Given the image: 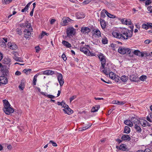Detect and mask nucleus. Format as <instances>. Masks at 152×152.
Returning <instances> with one entry per match:
<instances>
[{"label":"nucleus","instance_id":"nucleus-1","mask_svg":"<svg viewBox=\"0 0 152 152\" xmlns=\"http://www.w3.org/2000/svg\"><path fill=\"white\" fill-rule=\"evenodd\" d=\"M112 34L115 37L123 40L127 39L132 37L131 31H129V30L125 28H123L120 33L113 31Z\"/></svg>","mask_w":152,"mask_h":152},{"label":"nucleus","instance_id":"nucleus-2","mask_svg":"<svg viewBox=\"0 0 152 152\" xmlns=\"http://www.w3.org/2000/svg\"><path fill=\"white\" fill-rule=\"evenodd\" d=\"M98 56L101 62V66L100 68H104L106 64L105 56L102 53L98 55Z\"/></svg>","mask_w":152,"mask_h":152},{"label":"nucleus","instance_id":"nucleus-3","mask_svg":"<svg viewBox=\"0 0 152 152\" xmlns=\"http://www.w3.org/2000/svg\"><path fill=\"white\" fill-rule=\"evenodd\" d=\"M131 51V49L129 48L121 47H120L118 50V52L122 54H124L126 53L130 54Z\"/></svg>","mask_w":152,"mask_h":152},{"label":"nucleus","instance_id":"nucleus-4","mask_svg":"<svg viewBox=\"0 0 152 152\" xmlns=\"http://www.w3.org/2000/svg\"><path fill=\"white\" fill-rule=\"evenodd\" d=\"M20 26L22 28L26 27L27 28L26 29L30 30L31 31L33 30V28L31 27V23H29L27 21H26L23 23L20 24Z\"/></svg>","mask_w":152,"mask_h":152},{"label":"nucleus","instance_id":"nucleus-5","mask_svg":"<svg viewBox=\"0 0 152 152\" xmlns=\"http://www.w3.org/2000/svg\"><path fill=\"white\" fill-rule=\"evenodd\" d=\"M67 36L71 38L72 35L75 34V29L72 28H67L66 30Z\"/></svg>","mask_w":152,"mask_h":152},{"label":"nucleus","instance_id":"nucleus-6","mask_svg":"<svg viewBox=\"0 0 152 152\" xmlns=\"http://www.w3.org/2000/svg\"><path fill=\"white\" fill-rule=\"evenodd\" d=\"M71 20H72L69 18L64 17L62 19L61 24L63 26H66L68 24L69 22Z\"/></svg>","mask_w":152,"mask_h":152},{"label":"nucleus","instance_id":"nucleus-7","mask_svg":"<svg viewBox=\"0 0 152 152\" xmlns=\"http://www.w3.org/2000/svg\"><path fill=\"white\" fill-rule=\"evenodd\" d=\"M3 110L4 112L7 115H10V113H13L14 111L13 109L11 107V106L7 108H4Z\"/></svg>","mask_w":152,"mask_h":152},{"label":"nucleus","instance_id":"nucleus-8","mask_svg":"<svg viewBox=\"0 0 152 152\" xmlns=\"http://www.w3.org/2000/svg\"><path fill=\"white\" fill-rule=\"evenodd\" d=\"M33 31V30L30 31V30L25 29L23 31L24 37L26 39L29 38L31 37V32Z\"/></svg>","mask_w":152,"mask_h":152},{"label":"nucleus","instance_id":"nucleus-9","mask_svg":"<svg viewBox=\"0 0 152 152\" xmlns=\"http://www.w3.org/2000/svg\"><path fill=\"white\" fill-rule=\"evenodd\" d=\"M57 79L59 83L60 86H62L64 83V81L61 74H58V75L57 77Z\"/></svg>","mask_w":152,"mask_h":152},{"label":"nucleus","instance_id":"nucleus-10","mask_svg":"<svg viewBox=\"0 0 152 152\" xmlns=\"http://www.w3.org/2000/svg\"><path fill=\"white\" fill-rule=\"evenodd\" d=\"M91 31L90 28L88 27H82L81 28V31L82 33L84 34H88Z\"/></svg>","mask_w":152,"mask_h":152},{"label":"nucleus","instance_id":"nucleus-11","mask_svg":"<svg viewBox=\"0 0 152 152\" xmlns=\"http://www.w3.org/2000/svg\"><path fill=\"white\" fill-rule=\"evenodd\" d=\"M8 82V80L4 76H0V83L2 84H6Z\"/></svg>","mask_w":152,"mask_h":152},{"label":"nucleus","instance_id":"nucleus-12","mask_svg":"<svg viewBox=\"0 0 152 152\" xmlns=\"http://www.w3.org/2000/svg\"><path fill=\"white\" fill-rule=\"evenodd\" d=\"M8 45L10 49L13 50H16L17 48V46L14 43H12L11 42H8Z\"/></svg>","mask_w":152,"mask_h":152},{"label":"nucleus","instance_id":"nucleus-13","mask_svg":"<svg viewBox=\"0 0 152 152\" xmlns=\"http://www.w3.org/2000/svg\"><path fill=\"white\" fill-rule=\"evenodd\" d=\"M122 140L124 141H129L131 140V138L129 135L126 134H123L121 137Z\"/></svg>","mask_w":152,"mask_h":152},{"label":"nucleus","instance_id":"nucleus-14","mask_svg":"<svg viewBox=\"0 0 152 152\" xmlns=\"http://www.w3.org/2000/svg\"><path fill=\"white\" fill-rule=\"evenodd\" d=\"M129 77L130 79L132 81L136 82L139 81L138 77L137 76L132 75H130Z\"/></svg>","mask_w":152,"mask_h":152},{"label":"nucleus","instance_id":"nucleus-15","mask_svg":"<svg viewBox=\"0 0 152 152\" xmlns=\"http://www.w3.org/2000/svg\"><path fill=\"white\" fill-rule=\"evenodd\" d=\"M99 21L101 27L102 29H104L106 28V24L105 21L101 18L99 19Z\"/></svg>","mask_w":152,"mask_h":152},{"label":"nucleus","instance_id":"nucleus-16","mask_svg":"<svg viewBox=\"0 0 152 152\" xmlns=\"http://www.w3.org/2000/svg\"><path fill=\"white\" fill-rule=\"evenodd\" d=\"M121 23L124 24H126V25H131V20L128 21L126 19H123L121 20Z\"/></svg>","mask_w":152,"mask_h":152},{"label":"nucleus","instance_id":"nucleus-17","mask_svg":"<svg viewBox=\"0 0 152 152\" xmlns=\"http://www.w3.org/2000/svg\"><path fill=\"white\" fill-rule=\"evenodd\" d=\"M13 52H14V54L15 55L16 53V52H14V51ZM13 59L15 60V61H17L21 62H23L22 59L21 58L18 57H17L15 55L13 57Z\"/></svg>","mask_w":152,"mask_h":152},{"label":"nucleus","instance_id":"nucleus-18","mask_svg":"<svg viewBox=\"0 0 152 152\" xmlns=\"http://www.w3.org/2000/svg\"><path fill=\"white\" fill-rule=\"evenodd\" d=\"M41 94L42 95H43L45 96H46L48 97V98L52 99L54 98L55 96L52 95H50V94H47V93L44 92H41Z\"/></svg>","mask_w":152,"mask_h":152},{"label":"nucleus","instance_id":"nucleus-19","mask_svg":"<svg viewBox=\"0 0 152 152\" xmlns=\"http://www.w3.org/2000/svg\"><path fill=\"white\" fill-rule=\"evenodd\" d=\"M107 11L105 9H103L101 12L100 18H104L106 16L105 14L107 15Z\"/></svg>","mask_w":152,"mask_h":152},{"label":"nucleus","instance_id":"nucleus-20","mask_svg":"<svg viewBox=\"0 0 152 152\" xmlns=\"http://www.w3.org/2000/svg\"><path fill=\"white\" fill-rule=\"evenodd\" d=\"M3 102L4 103V108H7V107H9L10 106H11L10 103L6 99H4L3 100Z\"/></svg>","mask_w":152,"mask_h":152},{"label":"nucleus","instance_id":"nucleus-21","mask_svg":"<svg viewBox=\"0 0 152 152\" xmlns=\"http://www.w3.org/2000/svg\"><path fill=\"white\" fill-rule=\"evenodd\" d=\"M77 18L78 19H81L84 18L85 16L83 13H78L76 14Z\"/></svg>","mask_w":152,"mask_h":152},{"label":"nucleus","instance_id":"nucleus-22","mask_svg":"<svg viewBox=\"0 0 152 152\" xmlns=\"http://www.w3.org/2000/svg\"><path fill=\"white\" fill-rule=\"evenodd\" d=\"M124 123L126 125L131 127L132 126H133L132 122L129 120H126L124 121Z\"/></svg>","mask_w":152,"mask_h":152},{"label":"nucleus","instance_id":"nucleus-23","mask_svg":"<svg viewBox=\"0 0 152 152\" xmlns=\"http://www.w3.org/2000/svg\"><path fill=\"white\" fill-rule=\"evenodd\" d=\"M80 50L81 51L83 52L85 54L87 55L88 52L89 51L88 49L85 47L80 48Z\"/></svg>","mask_w":152,"mask_h":152},{"label":"nucleus","instance_id":"nucleus-24","mask_svg":"<svg viewBox=\"0 0 152 152\" xmlns=\"http://www.w3.org/2000/svg\"><path fill=\"white\" fill-rule=\"evenodd\" d=\"M54 72L50 70H48L45 71L43 72V74L44 75H52L54 74Z\"/></svg>","mask_w":152,"mask_h":152},{"label":"nucleus","instance_id":"nucleus-25","mask_svg":"<svg viewBox=\"0 0 152 152\" xmlns=\"http://www.w3.org/2000/svg\"><path fill=\"white\" fill-rule=\"evenodd\" d=\"M100 108V106L99 105H95L94 107L91 109V111L92 112H95L97 111Z\"/></svg>","mask_w":152,"mask_h":152},{"label":"nucleus","instance_id":"nucleus-26","mask_svg":"<svg viewBox=\"0 0 152 152\" xmlns=\"http://www.w3.org/2000/svg\"><path fill=\"white\" fill-rule=\"evenodd\" d=\"M62 43L67 48H69L71 47V45L68 42L63 40L62 42Z\"/></svg>","mask_w":152,"mask_h":152},{"label":"nucleus","instance_id":"nucleus-27","mask_svg":"<svg viewBox=\"0 0 152 152\" xmlns=\"http://www.w3.org/2000/svg\"><path fill=\"white\" fill-rule=\"evenodd\" d=\"M65 113L68 114V115H70L73 113V111L70 108H68L64 111Z\"/></svg>","mask_w":152,"mask_h":152},{"label":"nucleus","instance_id":"nucleus-28","mask_svg":"<svg viewBox=\"0 0 152 152\" xmlns=\"http://www.w3.org/2000/svg\"><path fill=\"white\" fill-rule=\"evenodd\" d=\"M134 128L136 131L139 133H140L142 131V129L137 124H135Z\"/></svg>","mask_w":152,"mask_h":152},{"label":"nucleus","instance_id":"nucleus-29","mask_svg":"<svg viewBox=\"0 0 152 152\" xmlns=\"http://www.w3.org/2000/svg\"><path fill=\"white\" fill-rule=\"evenodd\" d=\"M130 132V128L128 126H125L124 131V133L126 134H129Z\"/></svg>","mask_w":152,"mask_h":152},{"label":"nucleus","instance_id":"nucleus-30","mask_svg":"<svg viewBox=\"0 0 152 152\" xmlns=\"http://www.w3.org/2000/svg\"><path fill=\"white\" fill-rule=\"evenodd\" d=\"M95 30H94L93 31L94 32V34L96 35L97 37H99L101 36V32L98 29L95 30V31H94Z\"/></svg>","mask_w":152,"mask_h":152},{"label":"nucleus","instance_id":"nucleus-31","mask_svg":"<svg viewBox=\"0 0 152 152\" xmlns=\"http://www.w3.org/2000/svg\"><path fill=\"white\" fill-rule=\"evenodd\" d=\"M4 63L5 64H9L11 61V60L9 58H5L4 59Z\"/></svg>","mask_w":152,"mask_h":152},{"label":"nucleus","instance_id":"nucleus-32","mask_svg":"<svg viewBox=\"0 0 152 152\" xmlns=\"http://www.w3.org/2000/svg\"><path fill=\"white\" fill-rule=\"evenodd\" d=\"M109 75L110 77L112 79L115 78V76L116 75L115 73L112 72H110Z\"/></svg>","mask_w":152,"mask_h":152},{"label":"nucleus","instance_id":"nucleus-33","mask_svg":"<svg viewBox=\"0 0 152 152\" xmlns=\"http://www.w3.org/2000/svg\"><path fill=\"white\" fill-rule=\"evenodd\" d=\"M126 145L124 144H122L120 145L119 149L123 151H125L126 150Z\"/></svg>","mask_w":152,"mask_h":152},{"label":"nucleus","instance_id":"nucleus-34","mask_svg":"<svg viewBox=\"0 0 152 152\" xmlns=\"http://www.w3.org/2000/svg\"><path fill=\"white\" fill-rule=\"evenodd\" d=\"M120 79L122 81L124 82L127 81L128 80L127 77L125 75L122 76Z\"/></svg>","mask_w":152,"mask_h":152},{"label":"nucleus","instance_id":"nucleus-35","mask_svg":"<svg viewBox=\"0 0 152 152\" xmlns=\"http://www.w3.org/2000/svg\"><path fill=\"white\" fill-rule=\"evenodd\" d=\"M142 126H148L150 127L151 126V124L146 121H145L143 122V123L142 125Z\"/></svg>","mask_w":152,"mask_h":152},{"label":"nucleus","instance_id":"nucleus-36","mask_svg":"<svg viewBox=\"0 0 152 152\" xmlns=\"http://www.w3.org/2000/svg\"><path fill=\"white\" fill-rule=\"evenodd\" d=\"M133 118V117L132 118L131 120L132 122L134 124H138L140 122V121L136 118H135L134 120H133V119H134V118Z\"/></svg>","mask_w":152,"mask_h":152},{"label":"nucleus","instance_id":"nucleus-37","mask_svg":"<svg viewBox=\"0 0 152 152\" xmlns=\"http://www.w3.org/2000/svg\"><path fill=\"white\" fill-rule=\"evenodd\" d=\"M107 15L108 17L110 18H116V16L115 15L111 14L110 13L108 12L107 11Z\"/></svg>","mask_w":152,"mask_h":152},{"label":"nucleus","instance_id":"nucleus-38","mask_svg":"<svg viewBox=\"0 0 152 152\" xmlns=\"http://www.w3.org/2000/svg\"><path fill=\"white\" fill-rule=\"evenodd\" d=\"M140 52H141L138 50H135L134 51L133 53L135 55L140 56Z\"/></svg>","mask_w":152,"mask_h":152},{"label":"nucleus","instance_id":"nucleus-39","mask_svg":"<svg viewBox=\"0 0 152 152\" xmlns=\"http://www.w3.org/2000/svg\"><path fill=\"white\" fill-rule=\"evenodd\" d=\"M12 1V0H2V2L3 4H7L11 2Z\"/></svg>","mask_w":152,"mask_h":152},{"label":"nucleus","instance_id":"nucleus-40","mask_svg":"<svg viewBox=\"0 0 152 152\" xmlns=\"http://www.w3.org/2000/svg\"><path fill=\"white\" fill-rule=\"evenodd\" d=\"M147 78L146 75H142L140 77L139 79L142 81H144Z\"/></svg>","mask_w":152,"mask_h":152},{"label":"nucleus","instance_id":"nucleus-41","mask_svg":"<svg viewBox=\"0 0 152 152\" xmlns=\"http://www.w3.org/2000/svg\"><path fill=\"white\" fill-rule=\"evenodd\" d=\"M142 27L146 30L148 29L149 28L148 25L144 23L142 25Z\"/></svg>","mask_w":152,"mask_h":152},{"label":"nucleus","instance_id":"nucleus-42","mask_svg":"<svg viewBox=\"0 0 152 152\" xmlns=\"http://www.w3.org/2000/svg\"><path fill=\"white\" fill-rule=\"evenodd\" d=\"M37 76L36 75H35L34 77L33 80V84L34 85H36V82H37Z\"/></svg>","mask_w":152,"mask_h":152},{"label":"nucleus","instance_id":"nucleus-43","mask_svg":"<svg viewBox=\"0 0 152 152\" xmlns=\"http://www.w3.org/2000/svg\"><path fill=\"white\" fill-rule=\"evenodd\" d=\"M102 42L104 44H105L107 43L108 40L106 38H104L102 40Z\"/></svg>","mask_w":152,"mask_h":152},{"label":"nucleus","instance_id":"nucleus-44","mask_svg":"<svg viewBox=\"0 0 152 152\" xmlns=\"http://www.w3.org/2000/svg\"><path fill=\"white\" fill-rule=\"evenodd\" d=\"M92 125L91 124L90 125L89 124L88 125L86 126L83 127L82 128V130H85L87 129L88 128L90 127Z\"/></svg>","mask_w":152,"mask_h":152},{"label":"nucleus","instance_id":"nucleus-45","mask_svg":"<svg viewBox=\"0 0 152 152\" xmlns=\"http://www.w3.org/2000/svg\"><path fill=\"white\" fill-rule=\"evenodd\" d=\"M31 69H25L23 70V72L27 75L28 72L31 71Z\"/></svg>","mask_w":152,"mask_h":152},{"label":"nucleus","instance_id":"nucleus-46","mask_svg":"<svg viewBox=\"0 0 152 152\" xmlns=\"http://www.w3.org/2000/svg\"><path fill=\"white\" fill-rule=\"evenodd\" d=\"M49 143L52 144V145L56 147L57 146V144L53 140L50 141Z\"/></svg>","mask_w":152,"mask_h":152},{"label":"nucleus","instance_id":"nucleus-47","mask_svg":"<svg viewBox=\"0 0 152 152\" xmlns=\"http://www.w3.org/2000/svg\"><path fill=\"white\" fill-rule=\"evenodd\" d=\"M115 78L113 79V80H114L115 81L118 82L119 81V78L120 77L118 75H116L115 76Z\"/></svg>","mask_w":152,"mask_h":152},{"label":"nucleus","instance_id":"nucleus-48","mask_svg":"<svg viewBox=\"0 0 152 152\" xmlns=\"http://www.w3.org/2000/svg\"><path fill=\"white\" fill-rule=\"evenodd\" d=\"M16 31L18 33V34L20 35H21L22 33L21 29L19 28H18L16 29Z\"/></svg>","mask_w":152,"mask_h":152},{"label":"nucleus","instance_id":"nucleus-49","mask_svg":"<svg viewBox=\"0 0 152 152\" xmlns=\"http://www.w3.org/2000/svg\"><path fill=\"white\" fill-rule=\"evenodd\" d=\"M145 4L146 5H148L151 3V0H146Z\"/></svg>","mask_w":152,"mask_h":152},{"label":"nucleus","instance_id":"nucleus-50","mask_svg":"<svg viewBox=\"0 0 152 152\" xmlns=\"http://www.w3.org/2000/svg\"><path fill=\"white\" fill-rule=\"evenodd\" d=\"M76 96L74 95L71 96L69 99L70 102H71L73 100L76 98Z\"/></svg>","mask_w":152,"mask_h":152},{"label":"nucleus","instance_id":"nucleus-51","mask_svg":"<svg viewBox=\"0 0 152 152\" xmlns=\"http://www.w3.org/2000/svg\"><path fill=\"white\" fill-rule=\"evenodd\" d=\"M91 1V0H85L83 1V3L85 4H87L90 3Z\"/></svg>","mask_w":152,"mask_h":152},{"label":"nucleus","instance_id":"nucleus-52","mask_svg":"<svg viewBox=\"0 0 152 152\" xmlns=\"http://www.w3.org/2000/svg\"><path fill=\"white\" fill-rule=\"evenodd\" d=\"M116 102H117L116 103L117 104L119 105L124 104L125 103V102L123 101H118Z\"/></svg>","mask_w":152,"mask_h":152},{"label":"nucleus","instance_id":"nucleus-53","mask_svg":"<svg viewBox=\"0 0 152 152\" xmlns=\"http://www.w3.org/2000/svg\"><path fill=\"white\" fill-rule=\"evenodd\" d=\"M88 51L89 52L87 54L88 56H95V53H93L92 52H90L89 50Z\"/></svg>","mask_w":152,"mask_h":152},{"label":"nucleus","instance_id":"nucleus-54","mask_svg":"<svg viewBox=\"0 0 152 152\" xmlns=\"http://www.w3.org/2000/svg\"><path fill=\"white\" fill-rule=\"evenodd\" d=\"M61 57L64 61H65L66 60L67 58L66 57V55L65 54H63L61 56Z\"/></svg>","mask_w":152,"mask_h":152},{"label":"nucleus","instance_id":"nucleus-55","mask_svg":"<svg viewBox=\"0 0 152 152\" xmlns=\"http://www.w3.org/2000/svg\"><path fill=\"white\" fill-rule=\"evenodd\" d=\"M148 10L150 11V13H152V7L149 6L147 8Z\"/></svg>","mask_w":152,"mask_h":152},{"label":"nucleus","instance_id":"nucleus-56","mask_svg":"<svg viewBox=\"0 0 152 152\" xmlns=\"http://www.w3.org/2000/svg\"><path fill=\"white\" fill-rule=\"evenodd\" d=\"M104 69L103 70V72L106 75H107L108 74V73L107 71V69L106 68H104Z\"/></svg>","mask_w":152,"mask_h":152},{"label":"nucleus","instance_id":"nucleus-57","mask_svg":"<svg viewBox=\"0 0 152 152\" xmlns=\"http://www.w3.org/2000/svg\"><path fill=\"white\" fill-rule=\"evenodd\" d=\"M64 104L65 105L64 107V108L63 109L64 111L66 109L69 107L68 105L67 104H66L65 103H64Z\"/></svg>","mask_w":152,"mask_h":152},{"label":"nucleus","instance_id":"nucleus-58","mask_svg":"<svg viewBox=\"0 0 152 152\" xmlns=\"http://www.w3.org/2000/svg\"><path fill=\"white\" fill-rule=\"evenodd\" d=\"M130 28H131V30H129V31H131L132 32V36L133 34V28H134V26H131L130 27Z\"/></svg>","mask_w":152,"mask_h":152},{"label":"nucleus","instance_id":"nucleus-59","mask_svg":"<svg viewBox=\"0 0 152 152\" xmlns=\"http://www.w3.org/2000/svg\"><path fill=\"white\" fill-rule=\"evenodd\" d=\"M19 88L21 89V90H23L24 88V87L23 86V85H22V83L19 86Z\"/></svg>","mask_w":152,"mask_h":152},{"label":"nucleus","instance_id":"nucleus-60","mask_svg":"<svg viewBox=\"0 0 152 152\" xmlns=\"http://www.w3.org/2000/svg\"><path fill=\"white\" fill-rule=\"evenodd\" d=\"M21 72H20L18 71H16L15 74V75H21Z\"/></svg>","mask_w":152,"mask_h":152},{"label":"nucleus","instance_id":"nucleus-61","mask_svg":"<svg viewBox=\"0 0 152 152\" xmlns=\"http://www.w3.org/2000/svg\"><path fill=\"white\" fill-rule=\"evenodd\" d=\"M28 10V9L25 7L24 9L21 10L22 12H24L25 11H26Z\"/></svg>","mask_w":152,"mask_h":152},{"label":"nucleus","instance_id":"nucleus-62","mask_svg":"<svg viewBox=\"0 0 152 152\" xmlns=\"http://www.w3.org/2000/svg\"><path fill=\"white\" fill-rule=\"evenodd\" d=\"M56 21V20L54 19H52L50 21V23L51 24H53V23L55 22Z\"/></svg>","mask_w":152,"mask_h":152},{"label":"nucleus","instance_id":"nucleus-63","mask_svg":"<svg viewBox=\"0 0 152 152\" xmlns=\"http://www.w3.org/2000/svg\"><path fill=\"white\" fill-rule=\"evenodd\" d=\"M150 42V41L149 39H147L145 40L144 42L146 44H149Z\"/></svg>","mask_w":152,"mask_h":152},{"label":"nucleus","instance_id":"nucleus-64","mask_svg":"<svg viewBox=\"0 0 152 152\" xmlns=\"http://www.w3.org/2000/svg\"><path fill=\"white\" fill-rule=\"evenodd\" d=\"M148 25L149 28H152V23H147Z\"/></svg>","mask_w":152,"mask_h":152}]
</instances>
